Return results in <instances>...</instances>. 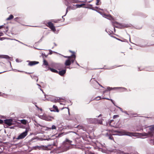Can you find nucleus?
<instances>
[{"mask_svg": "<svg viewBox=\"0 0 154 154\" xmlns=\"http://www.w3.org/2000/svg\"><path fill=\"white\" fill-rule=\"evenodd\" d=\"M118 135H127L129 136L137 137L138 136V134L140 136H147L148 134L147 133H137L130 132L126 131L123 130L120 131L118 132Z\"/></svg>", "mask_w": 154, "mask_h": 154, "instance_id": "f257e3e1", "label": "nucleus"}, {"mask_svg": "<svg viewBox=\"0 0 154 154\" xmlns=\"http://www.w3.org/2000/svg\"><path fill=\"white\" fill-rule=\"evenodd\" d=\"M87 122L88 123H94L96 124L98 123L100 124H102V119H100L99 120V122H98L96 119L94 118H89L87 119Z\"/></svg>", "mask_w": 154, "mask_h": 154, "instance_id": "f03ea898", "label": "nucleus"}, {"mask_svg": "<svg viewBox=\"0 0 154 154\" xmlns=\"http://www.w3.org/2000/svg\"><path fill=\"white\" fill-rule=\"evenodd\" d=\"M41 118L47 121H51L54 119L53 117H51L46 115H43L42 116Z\"/></svg>", "mask_w": 154, "mask_h": 154, "instance_id": "7ed1b4c3", "label": "nucleus"}, {"mask_svg": "<svg viewBox=\"0 0 154 154\" xmlns=\"http://www.w3.org/2000/svg\"><path fill=\"white\" fill-rule=\"evenodd\" d=\"M51 67L57 69L59 70H60L61 69V68L62 67V65L61 64L54 63H51Z\"/></svg>", "mask_w": 154, "mask_h": 154, "instance_id": "20e7f679", "label": "nucleus"}, {"mask_svg": "<svg viewBox=\"0 0 154 154\" xmlns=\"http://www.w3.org/2000/svg\"><path fill=\"white\" fill-rule=\"evenodd\" d=\"M28 131L27 129L26 131L21 134L17 138V139H22L24 138L27 134Z\"/></svg>", "mask_w": 154, "mask_h": 154, "instance_id": "39448f33", "label": "nucleus"}, {"mask_svg": "<svg viewBox=\"0 0 154 154\" xmlns=\"http://www.w3.org/2000/svg\"><path fill=\"white\" fill-rule=\"evenodd\" d=\"M114 122V120H110L109 123V125L110 126H112L115 127L116 128L120 127V123L119 121H118L117 123L115 124L114 123L113 124H112V122Z\"/></svg>", "mask_w": 154, "mask_h": 154, "instance_id": "423d86ee", "label": "nucleus"}, {"mask_svg": "<svg viewBox=\"0 0 154 154\" xmlns=\"http://www.w3.org/2000/svg\"><path fill=\"white\" fill-rule=\"evenodd\" d=\"M5 123L8 126H11L14 125L13 120L12 119H8L4 120Z\"/></svg>", "mask_w": 154, "mask_h": 154, "instance_id": "0eeeda50", "label": "nucleus"}, {"mask_svg": "<svg viewBox=\"0 0 154 154\" xmlns=\"http://www.w3.org/2000/svg\"><path fill=\"white\" fill-rule=\"evenodd\" d=\"M48 26L53 31L55 32L56 30L55 26L51 22L48 23Z\"/></svg>", "mask_w": 154, "mask_h": 154, "instance_id": "6e6552de", "label": "nucleus"}, {"mask_svg": "<svg viewBox=\"0 0 154 154\" xmlns=\"http://www.w3.org/2000/svg\"><path fill=\"white\" fill-rule=\"evenodd\" d=\"M103 16V17L111 20H114V18L110 15H107L105 14H104Z\"/></svg>", "mask_w": 154, "mask_h": 154, "instance_id": "1a4fd4ad", "label": "nucleus"}, {"mask_svg": "<svg viewBox=\"0 0 154 154\" xmlns=\"http://www.w3.org/2000/svg\"><path fill=\"white\" fill-rule=\"evenodd\" d=\"M72 142V141H70L68 139H66L64 142L63 143L65 146L66 147L67 144L68 145H71Z\"/></svg>", "mask_w": 154, "mask_h": 154, "instance_id": "9d476101", "label": "nucleus"}, {"mask_svg": "<svg viewBox=\"0 0 154 154\" xmlns=\"http://www.w3.org/2000/svg\"><path fill=\"white\" fill-rule=\"evenodd\" d=\"M29 62V63H28V65L30 66H32L33 65H35L38 64L39 63V62L38 61H28Z\"/></svg>", "mask_w": 154, "mask_h": 154, "instance_id": "9b49d317", "label": "nucleus"}, {"mask_svg": "<svg viewBox=\"0 0 154 154\" xmlns=\"http://www.w3.org/2000/svg\"><path fill=\"white\" fill-rule=\"evenodd\" d=\"M75 54H73L71 55V57L69 59L71 63L72 62V63H73L75 60Z\"/></svg>", "mask_w": 154, "mask_h": 154, "instance_id": "f8f14e48", "label": "nucleus"}, {"mask_svg": "<svg viewBox=\"0 0 154 154\" xmlns=\"http://www.w3.org/2000/svg\"><path fill=\"white\" fill-rule=\"evenodd\" d=\"M53 145L55 146V144H54L53 145H48L47 146H43V147H44V149H50L51 147H52Z\"/></svg>", "mask_w": 154, "mask_h": 154, "instance_id": "ddd939ff", "label": "nucleus"}, {"mask_svg": "<svg viewBox=\"0 0 154 154\" xmlns=\"http://www.w3.org/2000/svg\"><path fill=\"white\" fill-rule=\"evenodd\" d=\"M66 69L62 70L61 71H60L58 73L60 75H63L66 73Z\"/></svg>", "mask_w": 154, "mask_h": 154, "instance_id": "4468645a", "label": "nucleus"}, {"mask_svg": "<svg viewBox=\"0 0 154 154\" xmlns=\"http://www.w3.org/2000/svg\"><path fill=\"white\" fill-rule=\"evenodd\" d=\"M71 64V62L70 60L68 59L66 60L65 64L66 66H69Z\"/></svg>", "mask_w": 154, "mask_h": 154, "instance_id": "2eb2a0df", "label": "nucleus"}, {"mask_svg": "<svg viewBox=\"0 0 154 154\" xmlns=\"http://www.w3.org/2000/svg\"><path fill=\"white\" fill-rule=\"evenodd\" d=\"M48 69L51 70V71L52 72L56 73H58V72L57 70L53 68L49 67H48Z\"/></svg>", "mask_w": 154, "mask_h": 154, "instance_id": "dca6fc26", "label": "nucleus"}, {"mask_svg": "<svg viewBox=\"0 0 154 154\" xmlns=\"http://www.w3.org/2000/svg\"><path fill=\"white\" fill-rule=\"evenodd\" d=\"M19 121H20L22 124L24 125H26L27 122V121L25 119H23Z\"/></svg>", "mask_w": 154, "mask_h": 154, "instance_id": "f3484780", "label": "nucleus"}, {"mask_svg": "<svg viewBox=\"0 0 154 154\" xmlns=\"http://www.w3.org/2000/svg\"><path fill=\"white\" fill-rule=\"evenodd\" d=\"M14 18V16L12 15H10L9 17H8V18H7L6 20H10Z\"/></svg>", "mask_w": 154, "mask_h": 154, "instance_id": "a211bd4d", "label": "nucleus"}, {"mask_svg": "<svg viewBox=\"0 0 154 154\" xmlns=\"http://www.w3.org/2000/svg\"><path fill=\"white\" fill-rule=\"evenodd\" d=\"M84 4H82L80 5L77 4L75 5L76 8H80L82 6L84 5Z\"/></svg>", "mask_w": 154, "mask_h": 154, "instance_id": "6ab92c4d", "label": "nucleus"}, {"mask_svg": "<svg viewBox=\"0 0 154 154\" xmlns=\"http://www.w3.org/2000/svg\"><path fill=\"white\" fill-rule=\"evenodd\" d=\"M106 135L108 136V138H109V139H110V140H113V137L112 136V135H109V134H107Z\"/></svg>", "mask_w": 154, "mask_h": 154, "instance_id": "aec40b11", "label": "nucleus"}, {"mask_svg": "<svg viewBox=\"0 0 154 154\" xmlns=\"http://www.w3.org/2000/svg\"><path fill=\"white\" fill-rule=\"evenodd\" d=\"M43 64H44L46 66H48V63L46 60H43Z\"/></svg>", "mask_w": 154, "mask_h": 154, "instance_id": "412c9836", "label": "nucleus"}, {"mask_svg": "<svg viewBox=\"0 0 154 154\" xmlns=\"http://www.w3.org/2000/svg\"><path fill=\"white\" fill-rule=\"evenodd\" d=\"M48 127H42V128H41V129L42 130H48ZM49 129H51V128H49Z\"/></svg>", "mask_w": 154, "mask_h": 154, "instance_id": "4be33fe9", "label": "nucleus"}, {"mask_svg": "<svg viewBox=\"0 0 154 154\" xmlns=\"http://www.w3.org/2000/svg\"><path fill=\"white\" fill-rule=\"evenodd\" d=\"M53 108L55 109L56 112H59L58 109L56 106L54 105L53 106Z\"/></svg>", "mask_w": 154, "mask_h": 154, "instance_id": "5701e85b", "label": "nucleus"}, {"mask_svg": "<svg viewBox=\"0 0 154 154\" xmlns=\"http://www.w3.org/2000/svg\"><path fill=\"white\" fill-rule=\"evenodd\" d=\"M8 57L7 56L0 55V58H8Z\"/></svg>", "mask_w": 154, "mask_h": 154, "instance_id": "b1692460", "label": "nucleus"}, {"mask_svg": "<svg viewBox=\"0 0 154 154\" xmlns=\"http://www.w3.org/2000/svg\"><path fill=\"white\" fill-rule=\"evenodd\" d=\"M119 117V116L118 115H114L113 117V119H115V118H118Z\"/></svg>", "mask_w": 154, "mask_h": 154, "instance_id": "393cba45", "label": "nucleus"}, {"mask_svg": "<svg viewBox=\"0 0 154 154\" xmlns=\"http://www.w3.org/2000/svg\"><path fill=\"white\" fill-rule=\"evenodd\" d=\"M129 26V25L128 24H124L122 25V27H128Z\"/></svg>", "mask_w": 154, "mask_h": 154, "instance_id": "a878e982", "label": "nucleus"}, {"mask_svg": "<svg viewBox=\"0 0 154 154\" xmlns=\"http://www.w3.org/2000/svg\"><path fill=\"white\" fill-rule=\"evenodd\" d=\"M56 127L54 125H53L51 127V129H56Z\"/></svg>", "mask_w": 154, "mask_h": 154, "instance_id": "bb28decb", "label": "nucleus"}, {"mask_svg": "<svg viewBox=\"0 0 154 154\" xmlns=\"http://www.w3.org/2000/svg\"><path fill=\"white\" fill-rule=\"evenodd\" d=\"M95 8H96V9H97L98 8L97 7H91V9L92 10H95Z\"/></svg>", "mask_w": 154, "mask_h": 154, "instance_id": "cd10ccee", "label": "nucleus"}, {"mask_svg": "<svg viewBox=\"0 0 154 154\" xmlns=\"http://www.w3.org/2000/svg\"><path fill=\"white\" fill-rule=\"evenodd\" d=\"M100 99V97H96L95 99L96 100H99Z\"/></svg>", "mask_w": 154, "mask_h": 154, "instance_id": "c85d7f7f", "label": "nucleus"}, {"mask_svg": "<svg viewBox=\"0 0 154 154\" xmlns=\"http://www.w3.org/2000/svg\"><path fill=\"white\" fill-rule=\"evenodd\" d=\"M19 18V17H17L14 19V20L16 21H18V19Z\"/></svg>", "mask_w": 154, "mask_h": 154, "instance_id": "c756f323", "label": "nucleus"}, {"mask_svg": "<svg viewBox=\"0 0 154 154\" xmlns=\"http://www.w3.org/2000/svg\"><path fill=\"white\" fill-rule=\"evenodd\" d=\"M65 57L69 59H70V58L71 57V56H65Z\"/></svg>", "mask_w": 154, "mask_h": 154, "instance_id": "7c9ffc66", "label": "nucleus"}, {"mask_svg": "<svg viewBox=\"0 0 154 154\" xmlns=\"http://www.w3.org/2000/svg\"><path fill=\"white\" fill-rule=\"evenodd\" d=\"M3 121L2 120L0 119V124H2L3 122Z\"/></svg>", "mask_w": 154, "mask_h": 154, "instance_id": "2f4dec72", "label": "nucleus"}, {"mask_svg": "<svg viewBox=\"0 0 154 154\" xmlns=\"http://www.w3.org/2000/svg\"><path fill=\"white\" fill-rule=\"evenodd\" d=\"M150 130H151L154 131V127H152L150 128Z\"/></svg>", "mask_w": 154, "mask_h": 154, "instance_id": "473e14b6", "label": "nucleus"}, {"mask_svg": "<svg viewBox=\"0 0 154 154\" xmlns=\"http://www.w3.org/2000/svg\"><path fill=\"white\" fill-rule=\"evenodd\" d=\"M96 119V120H97V121L98 122H99V120L100 119H102V121H103V119H102V118H97V119Z\"/></svg>", "mask_w": 154, "mask_h": 154, "instance_id": "72a5a7b5", "label": "nucleus"}, {"mask_svg": "<svg viewBox=\"0 0 154 154\" xmlns=\"http://www.w3.org/2000/svg\"><path fill=\"white\" fill-rule=\"evenodd\" d=\"M36 107L38 109H39L41 111H42V109L41 108H39L36 105H35Z\"/></svg>", "mask_w": 154, "mask_h": 154, "instance_id": "f704fd0d", "label": "nucleus"}, {"mask_svg": "<svg viewBox=\"0 0 154 154\" xmlns=\"http://www.w3.org/2000/svg\"><path fill=\"white\" fill-rule=\"evenodd\" d=\"M118 107L120 109V110L121 111H122V109L121 108L119 107Z\"/></svg>", "mask_w": 154, "mask_h": 154, "instance_id": "c9c22d12", "label": "nucleus"}, {"mask_svg": "<svg viewBox=\"0 0 154 154\" xmlns=\"http://www.w3.org/2000/svg\"><path fill=\"white\" fill-rule=\"evenodd\" d=\"M24 72L26 74H30V73H29V72Z\"/></svg>", "mask_w": 154, "mask_h": 154, "instance_id": "e433bc0d", "label": "nucleus"}, {"mask_svg": "<svg viewBox=\"0 0 154 154\" xmlns=\"http://www.w3.org/2000/svg\"><path fill=\"white\" fill-rule=\"evenodd\" d=\"M31 77L32 78L34 79V77H35V76H32V75H31Z\"/></svg>", "mask_w": 154, "mask_h": 154, "instance_id": "4c0bfd02", "label": "nucleus"}, {"mask_svg": "<svg viewBox=\"0 0 154 154\" xmlns=\"http://www.w3.org/2000/svg\"><path fill=\"white\" fill-rule=\"evenodd\" d=\"M3 96L4 97H7V95H5V94H3Z\"/></svg>", "mask_w": 154, "mask_h": 154, "instance_id": "58836bf2", "label": "nucleus"}, {"mask_svg": "<svg viewBox=\"0 0 154 154\" xmlns=\"http://www.w3.org/2000/svg\"><path fill=\"white\" fill-rule=\"evenodd\" d=\"M75 63L78 65L79 66V64L77 63V62L76 61H75Z\"/></svg>", "mask_w": 154, "mask_h": 154, "instance_id": "ea45409f", "label": "nucleus"}, {"mask_svg": "<svg viewBox=\"0 0 154 154\" xmlns=\"http://www.w3.org/2000/svg\"><path fill=\"white\" fill-rule=\"evenodd\" d=\"M3 34V33H1L0 34V36H1V35H2Z\"/></svg>", "mask_w": 154, "mask_h": 154, "instance_id": "a19ab883", "label": "nucleus"}, {"mask_svg": "<svg viewBox=\"0 0 154 154\" xmlns=\"http://www.w3.org/2000/svg\"><path fill=\"white\" fill-rule=\"evenodd\" d=\"M14 40H16L18 42H20V41H18V40H17L14 39Z\"/></svg>", "mask_w": 154, "mask_h": 154, "instance_id": "79ce46f5", "label": "nucleus"}, {"mask_svg": "<svg viewBox=\"0 0 154 154\" xmlns=\"http://www.w3.org/2000/svg\"><path fill=\"white\" fill-rule=\"evenodd\" d=\"M16 61L17 62H18V59H16Z\"/></svg>", "mask_w": 154, "mask_h": 154, "instance_id": "37998d69", "label": "nucleus"}, {"mask_svg": "<svg viewBox=\"0 0 154 154\" xmlns=\"http://www.w3.org/2000/svg\"><path fill=\"white\" fill-rule=\"evenodd\" d=\"M111 100L112 101V102L114 104V103L113 102V100H112L111 99Z\"/></svg>", "mask_w": 154, "mask_h": 154, "instance_id": "c03bdc74", "label": "nucleus"}, {"mask_svg": "<svg viewBox=\"0 0 154 154\" xmlns=\"http://www.w3.org/2000/svg\"><path fill=\"white\" fill-rule=\"evenodd\" d=\"M124 90V91H125L126 90V89L124 88H122Z\"/></svg>", "mask_w": 154, "mask_h": 154, "instance_id": "a18cd8bd", "label": "nucleus"}, {"mask_svg": "<svg viewBox=\"0 0 154 154\" xmlns=\"http://www.w3.org/2000/svg\"><path fill=\"white\" fill-rule=\"evenodd\" d=\"M20 43H21V44H23V45H25V44H23V43L22 42H20Z\"/></svg>", "mask_w": 154, "mask_h": 154, "instance_id": "49530a36", "label": "nucleus"}, {"mask_svg": "<svg viewBox=\"0 0 154 154\" xmlns=\"http://www.w3.org/2000/svg\"><path fill=\"white\" fill-rule=\"evenodd\" d=\"M20 43H21V44H23V45H25V44H23V43L22 42H20Z\"/></svg>", "mask_w": 154, "mask_h": 154, "instance_id": "de8ad7c7", "label": "nucleus"}, {"mask_svg": "<svg viewBox=\"0 0 154 154\" xmlns=\"http://www.w3.org/2000/svg\"><path fill=\"white\" fill-rule=\"evenodd\" d=\"M105 98V99H107V100H109V99H108V98Z\"/></svg>", "mask_w": 154, "mask_h": 154, "instance_id": "09e8293b", "label": "nucleus"}, {"mask_svg": "<svg viewBox=\"0 0 154 154\" xmlns=\"http://www.w3.org/2000/svg\"><path fill=\"white\" fill-rule=\"evenodd\" d=\"M37 85H38V86H40V87H41V86H40V85H39V84H37Z\"/></svg>", "mask_w": 154, "mask_h": 154, "instance_id": "8fccbe9b", "label": "nucleus"}, {"mask_svg": "<svg viewBox=\"0 0 154 154\" xmlns=\"http://www.w3.org/2000/svg\"><path fill=\"white\" fill-rule=\"evenodd\" d=\"M53 21V22H55V23H56V22H56V21Z\"/></svg>", "mask_w": 154, "mask_h": 154, "instance_id": "3c124183", "label": "nucleus"}, {"mask_svg": "<svg viewBox=\"0 0 154 154\" xmlns=\"http://www.w3.org/2000/svg\"><path fill=\"white\" fill-rule=\"evenodd\" d=\"M40 90H41V91H42L43 92V91H42V89H41V88H40Z\"/></svg>", "mask_w": 154, "mask_h": 154, "instance_id": "603ef678", "label": "nucleus"}, {"mask_svg": "<svg viewBox=\"0 0 154 154\" xmlns=\"http://www.w3.org/2000/svg\"><path fill=\"white\" fill-rule=\"evenodd\" d=\"M50 110H51V111H55V110H51V109H50Z\"/></svg>", "mask_w": 154, "mask_h": 154, "instance_id": "864d4df0", "label": "nucleus"}, {"mask_svg": "<svg viewBox=\"0 0 154 154\" xmlns=\"http://www.w3.org/2000/svg\"><path fill=\"white\" fill-rule=\"evenodd\" d=\"M2 26H0V28H1V27H2Z\"/></svg>", "mask_w": 154, "mask_h": 154, "instance_id": "5fc2aeb1", "label": "nucleus"}, {"mask_svg": "<svg viewBox=\"0 0 154 154\" xmlns=\"http://www.w3.org/2000/svg\"><path fill=\"white\" fill-rule=\"evenodd\" d=\"M65 108L63 107V108L62 109H63L64 108ZM65 108H66V107Z\"/></svg>", "mask_w": 154, "mask_h": 154, "instance_id": "6e6d98bb", "label": "nucleus"}, {"mask_svg": "<svg viewBox=\"0 0 154 154\" xmlns=\"http://www.w3.org/2000/svg\"><path fill=\"white\" fill-rule=\"evenodd\" d=\"M38 81V79H36V81Z\"/></svg>", "mask_w": 154, "mask_h": 154, "instance_id": "4d7b16f0", "label": "nucleus"}, {"mask_svg": "<svg viewBox=\"0 0 154 154\" xmlns=\"http://www.w3.org/2000/svg\"><path fill=\"white\" fill-rule=\"evenodd\" d=\"M69 109L68 108V112H69Z\"/></svg>", "mask_w": 154, "mask_h": 154, "instance_id": "13d9d810", "label": "nucleus"}, {"mask_svg": "<svg viewBox=\"0 0 154 154\" xmlns=\"http://www.w3.org/2000/svg\"><path fill=\"white\" fill-rule=\"evenodd\" d=\"M50 54H52V53H51H51H50Z\"/></svg>", "mask_w": 154, "mask_h": 154, "instance_id": "bf43d9fd", "label": "nucleus"}, {"mask_svg": "<svg viewBox=\"0 0 154 154\" xmlns=\"http://www.w3.org/2000/svg\"><path fill=\"white\" fill-rule=\"evenodd\" d=\"M1 40H2V38L1 39H0Z\"/></svg>", "mask_w": 154, "mask_h": 154, "instance_id": "052dcab7", "label": "nucleus"}, {"mask_svg": "<svg viewBox=\"0 0 154 154\" xmlns=\"http://www.w3.org/2000/svg\"><path fill=\"white\" fill-rule=\"evenodd\" d=\"M118 40H120L119 39H117Z\"/></svg>", "mask_w": 154, "mask_h": 154, "instance_id": "680f3d73", "label": "nucleus"}, {"mask_svg": "<svg viewBox=\"0 0 154 154\" xmlns=\"http://www.w3.org/2000/svg\"><path fill=\"white\" fill-rule=\"evenodd\" d=\"M130 39H131V38H129V40H130Z\"/></svg>", "mask_w": 154, "mask_h": 154, "instance_id": "e2e57ef3", "label": "nucleus"}, {"mask_svg": "<svg viewBox=\"0 0 154 154\" xmlns=\"http://www.w3.org/2000/svg\"><path fill=\"white\" fill-rule=\"evenodd\" d=\"M67 9L66 10V12H67Z\"/></svg>", "mask_w": 154, "mask_h": 154, "instance_id": "0e129e2a", "label": "nucleus"}, {"mask_svg": "<svg viewBox=\"0 0 154 154\" xmlns=\"http://www.w3.org/2000/svg\"><path fill=\"white\" fill-rule=\"evenodd\" d=\"M60 104H62L61 103H60Z\"/></svg>", "mask_w": 154, "mask_h": 154, "instance_id": "69168bd1", "label": "nucleus"}, {"mask_svg": "<svg viewBox=\"0 0 154 154\" xmlns=\"http://www.w3.org/2000/svg\"><path fill=\"white\" fill-rule=\"evenodd\" d=\"M70 51V52H72V51Z\"/></svg>", "mask_w": 154, "mask_h": 154, "instance_id": "338daca9", "label": "nucleus"}, {"mask_svg": "<svg viewBox=\"0 0 154 154\" xmlns=\"http://www.w3.org/2000/svg\"><path fill=\"white\" fill-rule=\"evenodd\" d=\"M118 88V87H117V88Z\"/></svg>", "mask_w": 154, "mask_h": 154, "instance_id": "774afa93", "label": "nucleus"}]
</instances>
